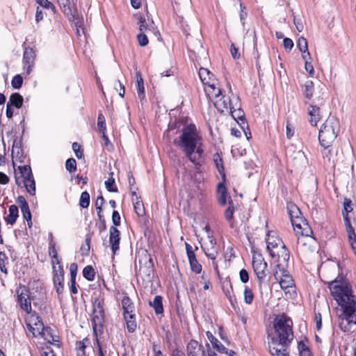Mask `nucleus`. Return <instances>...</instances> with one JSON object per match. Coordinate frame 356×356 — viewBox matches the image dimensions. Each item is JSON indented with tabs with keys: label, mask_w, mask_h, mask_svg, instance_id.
I'll list each match as a JSON object with an SVG mask.
<instances>
[{
	"label": "nucleus",
	"mask_w": 356,
	"mask_h": 356,
	"mask_svg": "<svg viewBox=\"0 0 356 356\" xmlns=\"http://www.w3.org/2000/svg\"><path fill=\"white\" fill-rule=\"evenodd\" d=\"M332 296L342 309L339 316V327L343 332H349L356 325V301L348 283L342 277L326 281Z\"/></svg>",
	"instance_id": "nucleus-1"
},
{
	"label": "nucleus",
	"mask_w": 356,
	"mask_h": 356,
	"mask_svg": "<svg viewBox=\"0 0 356 356\" xmlns=\"http://www.w3.org/2000/svg\"><path fill=\"white\" fill-rule=\"evenodd\" d=\"M293 323L286 315L274 320V332L268 334V348L272 356H289L288 347L293 339Z\"/></svg>",
	"instance_id": "nucleus-2"
},
{
	"label": "nucleus",
	"mask_w": 356,
	"mask_h": 356,
	"mask_svg": "<svg viewBox=\"0 0 356 356\" xmlns=\"http://www.w3.org/2000/svg\"><path fill=\"white\" fill-rule=\"evenodd\" d=\"M175 143L184 153L188 159L197 165L204 162L203 139L193 124L185 126Z\"/></svg>",
	"instance_id": "nucleus-3"
},
{
	"label": "nucleus",
	"mask_w": 356,
	"mask_h": 356,
	"mask_svg": "<svg viewBox=\"0 0 356 356\" xmlns=\"http://www.w3.org/2000/svg\"><path fill=\"white\" fill-rule=\"evenodd\" d=\"M339 131V122L333 116L325 121L319 130L318 140L323 147H330Z\"/></svg>",
	"instance_id": "nucleus-4"
},
{
	"label": "nucleus",
	"mask_w": 356,
	"mask_h": 356,
	"mask_svg": "<svg viewBox=\"0 0 356 356\" xmlns=\"http://www.w3.org/2000/svg\"><path fill=\"white\" fill-rule=\"evenodd\" d=\"M273 275L275 280L279 282L282 289L293 286V280L286 270L284 264H277L274 268Z\"/></svg>",
	"instance_id": "nucleus-5"
},
{
	"label": "nucleus",
	"mask_w": 356,
	"mask_h": 356,
	"mask_svg": "<svg viewBox=\"0 0 356 356\" xmlns=\"http://www.w3.org/2000/svg\"><path fill=\"white\" fill-rule=\"evenodd\" d=\"M27 326L33 333V337L42 336L44 340L50 341V339L46 337L44 332V330L48 332V329H45L43 322L38 314H33L30 316Z\"/></svg>",
	"instance_id": "nucleus-6"
},
{
	"label": "nucleus",
	"mask_w": 356,
	"mask_h": 356,
	"mask_svg": "<svg viewBox=\"0 0 356 356\" xmlns=\"http://www.w3.org/2000/svg\"><path fill=\"white\" fill-rule=\"evenodd\" d=\"M252 265L259 283L261 284L266 277V270L267 263L261 254H254L252 256Z\"/></svg>",
	"instance_id": "nucleus-7"
},
{
	"label": "nucleus",
	"mask_w": 356,
	"mask_h": 356,
	"mask_svg": "<svg viewBox=\"0 0 356 356\" xmlns=\"http://www.w3.org/2000/svg\"><path fill=\"white\" fill-rule=\"evenodd\" d=\"M17 302L21 308L26 313L31 312V298L29 289L23 286L17 289Z\"/></svg>",
	"instance_id": "nucleus-8"
},
{
	"label": "nucleus",
	"mask_w": 356,
	"mask_h": 356,
	"mask_svg": "<svg viewBox=\"0 0 356 356\" xmlns=\"http://www.w3.org/2000/svg\"><path fill=\"white\" fill-rule=\"evenodd\" d=\"M266 242L267 250L272 257H275V250L284 244L282 239L274 232H268L266 234Z\"/></svg>",
	"instance_id": "nucleus-9"
},
{
	"label": "nucleus",
	"mask_w": 356,
	"mask_h": 356,
	"mask_svg": "<svg viewBox=\"0 0 356 356\" xmlns=\"http://www.w3.org/2000/svg\"><path fill=\"white\" fill-rule=\"evenodd\" d=\"M234 99L232 100L230 97L222 95L213 102L215 107L222 113H227L234 108Z\"/></svg>",
	"instance_id": "nucleus-10"
},
{
	"label": "nucleus",
	"mask_w": 356,
	"mask_h": 356,
	"mask_svg": "<svg viewBox=\"0 0 356 356\" xmlns=\"http://www.w3.org/2000/svg\"><path fill=\"white\" fill-rule=\"evenodd\" d=\"M18 172H15V182L17 186H22V183L26 181L27 179L32 178L33 175L31 171V168L29 165H24L19 166L17 169Z\"/></svg>",
	"instance_id": "nucleus-11"
},
{
	"label": "nucleus",
	"mask_w": 356,
	"mask_h": 356,
	"mask_svg": "<svg viewBox=\"0 0 356 356\" xmlns=\"http://www.w3.org/2000/svg\"><path fill=\"white\" fill-rule=\"evenodd\" d=\"M138 19L140 24V33L156 36L157 33H159V31L152 19L146 20L143 17H140Z\"/></svg>",
	"instance_id": "nucleus-12"
},
{
	"label": "nucleus",
	"mask_w": 356,
	"mask_h": 356,
	"mask_svg": "<svg viewBox=\"0 0 356 356\" xmlns=\"http://www.w3.org/2000/svg\"><path fill=\"white\" fill-rule=\"evenodd\" d=\"M291 223L294 230L298 233L300 232L302 236H305L309 237L310 234H312V231L311 228L309 227L308 223L302 217L293 220V221H291Z\"/></svg>",
	"instance_id": "nucleus-13"
},
{
	"label": "nucleus",
	"mask_w": 356,
	"mask_h": 356,
	"mask_svg": "<svg viewBox=\"0 0 356 356\" xmlns=\"http://www.w3.org/2000/svg\"><path fill=\"white\" fill-rule=\"evenodd\" d=\"M72 0H58V3L63 13L70 21H74L76 17V10L71 4Z\"/></svg>",
	"instance_id": "nucleus-14"
},
{
	"label": "nucleus",
	"mask_w": 356,
	"mask_h": 356,
	"mask_svg": "<svg viewBox=\"0 0 356 356\" xmlns=\"http://www.w3.org/2000/svg\"><path fill=\"white\" fill-rule=\"evenodd\" d=\"M35 54L33 49L27 47L25 49L23 55L24 69L26 74H29L34 65Z\"/></svg>",
	"instance_id": "nucleus-15"
},
{
	"label": "nucleus",
	"mask_w": 356,
	"mask_h": 356,
	"mask_svg": "<svg viewBox=\"0 0 356 356\" xmlns=\"http://www.w3.org/2000/svg\"><path fill=\"white\" fill-rule=\"evenodd\" d=\"M109 242L111 250L115 254L119 250L120 242V232L115 226H111L109 229Z\"/></svg>",
	"instance_id": "nucleus-16"
},
{
	"label": "nucleus",
	"mask_w": 356,
	"mask_h": 356,
	"mask_svg": "<svg viewBox=\"0 0 356 356\" xmlns=\"http://www.w3.org/2000/svg\"><path fill=\"white\" fill-rule=\"evenodd\" d=\"M54 284L56 288V292L60 294L63 292V281H64V272L62 266H58V269L54 267Z\"/></svg>",
	"instance_id": "nucleus-17"
},
{
	"label": "nucleus",
	"mask_w": 356,
	"mask_h": 356,
	"mask_svg": "<svg viewBox=\"0 0 356 356\" xmlns=\"http://www.w3.org/2000/svg\"><path fill=\"white\" fill-rule=\"evenodd\" d=\"M209 241L208 243H205V246L204 248V252L207 257L209 259L214 260L216 259L218 254V246L216 245V241L215 239L209 237Z\"/></svg>",
	"instance_id": "nucleus-18"
},
{
	"label": "nucleus",
	"mask_w": 356,
	"mask_h": 356,
	"mask_svg": "<svg viewBox=\"0 0 356 356\" xmlns=\"http://www.w3.org/2000/svg\"><path fill=\"white\" fill-rule=\"evenodd\" d=\"M204 90L209 99L213 102L215 99H218L222 95L220 88L216 87L214 83H208L205 86Z\"/></svg>",
	"instance_id": "nucleus-19"
},
{
	"label": "nucleus",
	"mask_w": 356,
	"mask_h": 356,
	"mask_svg": "<svg viewBox=\"0 0 356 356\" xmlns=\"http://www.w3.org/2000/svg\"><path fill=\"white\" fill-rule=\"evenodd\" d=\"M104 321V310H93L92 318V325L94 332L98 328H102Z\"/></svg>",
	"instance_id": "nucleus-20"
},
{
	"label": "nucleus",
	"mask_w": 356,
	"mask_h": 356,
	"mask_svg": "<svg viewBox=\"0 0 356 356\" xmlns=\"http://www.w3.org/2000/svg\"><path fill=\"white\" fill-rule=\"evenodd\" d=\"M234 108L232 109L230 111H229V113H231L232 116L235 120H240L241 121L242 124H245V118H244V113L243 111L240 108H237L238 106H239V99L238 97H234Z\"/></svg>",
	"instance_id": "nucleus-21"
},
{
	"label": "nucleus",
	"mask_w": 356,
	"mask_h": 356,
	"mask_svg": "<svg viewBox=\"0 0 356 356\" xmlns=\"http://www.w3.org/2000/svg\"><path fill=\"white\" fill-rule=\"evenodd\" d=\"M308 113L310 116L309 122L312 126H316L320 120V108L318 106L309 105Z\"/></svg>",
	"instance_id": "nucleus-22"
},
{
	"label": "nucleus",
	"mask_w": 356,
	"mask_h": 356,
	"mask_svg": "<svg viewBox=\"0 0 356 356\" xmlns=\"http://www.w3.org/2000/svg\"><path fill=\"white\" fill-rule=\"evenodd\" d=\"M275 257H278L279 264H282V261L286 264H287L290 258V253L284 244H282L280 249L275 250Z\"/></svg>",
	"instance_id": "nucleus-23"
},
{
	"label": "nucleus",
	"mask_w": 356,
	"mask_h": 356,
	"mask_svg": "<svg viewBox=\"0 0 356 356\" xmlns=\"http://www.w3.org/2000/svg\"><path fill=\"white\" fill-rule=\"evenodd\" d=\"M124 319L126 322L127 328L129 332L133 333L137 327L136 321L135 313L123 314Z\"/></svg>",
	"instance_id": "nucleus-24"
},
{
	"label": "nucleus",
	"mask_w": 356,
	"mask_h": 356,
	"mask_svg": "<svg viewBox=\"0 0 356 356\" xmlns=\"http://www.w3.org/2000/svg\"><path fill=\"white\" fill-rule=\"evenodd\" d=\"M206 335L212 346L216 348L218 351L222 353L227 352V348L224 346L213 334L211 332H206Z\"/></svg>",
	"instance_id": "nucleus-25"
},
{
	"label": "nucleus",
	"mask_w": 356,
	"mask_h": 356,
	"mask_svg": "<svg viewBox=\"0 0 356 356\" xmlns=\"http://www.w3.org/2000/svg\"><path fill=\"white\" fill-rule=\"evenodd\" d=\"M136 77L137 82L138 97L140 100H143L145 99V95L143 79L142 77L140 72H136Z\"/></svg>",
	"instance_id": "nucleus-26"
},
{
	"label": "nucleus",
	"mask_w": 356,
	"mask_h": 356,
	"mask_svg": "<svg viewBox=\"0 0 356 356\" xmlns=\"http://www.w3.org/2000/svg\"><path fill=\"white\" fill-rule=\"evenodd\" d=\"M287 210L291 218V221H293V220L298 218L302 217L300 209L292 202L287 204Z\"/></svg>",
	"instance_id": "nucleus-27"
},
{
	"label": "nucleus",
	"mask_w": 356,
	"mask_h": 356,
	"mask_svg": "<svg viewBox=\"0 0 356 356\" xmlns=\"http://www.w3.org/2000/svg\"><path fill=\"white\" fill-rule=\"evenodd\" d=\"M218 200L221 205H225L227 202V193L225 186L223 183H219L217 187Z\"/></svg>",
	"instance_id": "nucleus-28"
},
{
	"label": "nucleus",
	"mask_w": 356,
	"mask_h": 356,
	"mask_svg": "<svg viewBox=\"0 0 356 356\" xmlns=\"http://www.w3.org/2000/svg\"><path fill=\"white\" fill-rule=\"evenodd\" d=\"M23 101V97L19 93L15 92L10 95L9 101L7 104H8L12 107L15 106L17 108H19L22 106Z\"/></svg>",
	"instance_id": "nucleus-29"
},
{
	"label": "nucleus",
	"mask_w": 356,
	"mask_h": 356,
	"mask_svg": "<svg viewBox=\"0 0 356 356\" xmlns=\"http://www.w3.org/2000/svg\"><path fill=\"white\" fill-rule=\"evenodd\" d=\"M123 314L134 313L135 307L131 300L128 296H124L122 300Z\"/></svg>",
	"instance_id": "nucleus-30"
},
{
	"label": "nucleus",
	"mask_w": 356,
	"mask_h": 356,
	"mask_svg": "<svg viewBox=\"0 0 356 356\" xmlns=\"http://www.w3.org/2000/svg\"><path fill=\"white\" fill-rule=\"evenodd\" d=\"M9 214L6 218L8 224L13 225L18 217V208L16 205H11L8 209Z\"/></svg>",
	"instance_id": "nucleus-31"
},
{
	"label": "nucleus",
	"mask_w": 356,
	"mask_h": 356,
	"mask_svg": "<svg viewBox=\"0 0 356 356\" xmlns=\"http://www.w3.org/2000/svg\"><path fill=\"white\" fill-rule=\"evenodd\" d=\"M149 305L154 308L156 314H161L163 312L162 297L161 296H155L154 300L149 302Z\"/></svg>",
	"instance_id": "nucleus-32"
},
{
	"label": "nucleus",
	"mask_w": 356,
	"mask_h": 356,
	"mask_svg": "<svg viewBox=\"0 0 356 356\" xmlns=\"http://www.w3.org/2000/svg\"><path fill=\"white\" fill-rule=\"evenodd\" d=\"M132 195L136 196V199H133L134 209L138 216H142L145 213L143 204L140 198L137 196L136 191L132 192Z\"/></svg>",
	"instance_id": "nucleus-33"
},
{
	"label": "nucleus",
	"mask_w": 356,
	"mask_h": 356,
	"mask_svg": "<svg viewBox=\"0 0 356 356\" xmlns=\"http://www.w3.org/2000/svg\"><path fill=\"white\" fill-rule=\"evenodd\" d=\"M88 343L89 339L87 338L83 339L82 341H76V350L77 356H86L85 349Z\"/></svg>",
	"instance_id": "nucleus-34"
},
{
	"label": "nucleus",
	"mask_w": 356,
	"mask_h": 356,
	"mask_svg": "<svg viewBox=\"0 0 356 356\" xmlns=\"http://www.w3.org/2000/svg\"><path fill=\"white\" fill-rule=\"evenodd\" d=\"M22 186L25 187L26 191L31 195L35 194V182L34 177L27 179L26 181L22 183Z\"/></svg>",
	"instance_id": "nucleus-35"
},
{
	"label": "nucleus",
	"mask_w": 356,
	"mask_h": 356,
	"mask_svg": "<svg viewBox=\"0 0 356 356\" xmlns=\"http://www.w3.org/2000/svg\"><path fill=\"white\" fill-rule=\"evenodd\" d=\"M200 350V346L196 341H191L187 346L188 356H197Z\"/></svg>",
	"instance_id": "nucleus-36"
},
{
	"label": "nucleus",
	"mask_w": 356,
	"mask_h": 356,
	"mask_svg": "<svg viewBox=\"0 0 356 356\" xmlns=\"http://www.w3.org/2000/svg\"><path fill=\"white\" fill-rule=\"evenodd\" d=\"M199 76L204 85L206 86L211 82L210 72L207 69L201 67L199 70Z\"/></svg>",
	"instance_id": "nucleus-37"
},
{
	"label": "nucleus",
	"mask_w": 356,
	"mask_h": 356,
	"mask_svg": "<svg viewBox=\"0 0 356 356\" xmlns=\"http://www.w3.org/2000/svg\"><path fill=\"white\" fill-rule=\"evenodd\" d=\"M83 275L86 280L92 281L95 275L94 268L91 266H86L83 270Z\"/></svg>",
	"instance_id": "nucleus-38"
},
{
	"label": "nucleus",
	"mask_w": 356,
	"mask_h": 356,
	"mask_svg": "<svg viewBox=\"0 0 356 356\" xmlns=\"http://www.w3.org/2000/svg\"><path fill=\"white\" fill-rule=\"evenodd\" d=\"M304 94L305 97L310 99L313 95L314 83L312 81H307L304 85Z\"/></svg>",
	"instance_id": "nucleus-39"
},
{
	"label": "nucleus",
	"mask_w": 356,
	"mask_h": 356,
	"mask_svg": "<svg viewBox=\"0 0 356 356\" xmlns=\"http://www.w3.org/2000/svg\"><path fill=\"white\" fill-rule=\"evenodd\" d=\"M213 161L219 173L221 175L222 174L225 177L222 159L218 153L213 154Z\"/></svg>",
	"instance_id": "nucleus-40"
},
{
	"label": "nucleus",
	"mask_w": 356,
	"mask_h": 356,
	"mask_svg": "<svg viewBox=\"0 0 356 356\" xmlns=\"http://www.w3.org/2000/svg\"><path fill=\"white\" fill-rule=\"evenodd\" d=\"M254 299V293L250 288L245 286L244 289V301L248 305H251Z\"/></svg>",
	"instance_id": "nucleus-41"
},
{
	"label": "nucleus",
	"mask_w": 356,
	"mask_h": 356,
	"mask_svg": "<svg viewBox=\"0 0 356 356\" xmlns=\"http://www.w3.org/2000/svg\"><path fill=\"white\" fill-rule=\"evenodd\" d=\"M113 173L111 172V175L113 176ZM104 184H105L106 189L109 192H114V193L118 192V188H117L116 185L115 184V179L112 177H111L108 180H106L105 181Z\"/></svg>",
	"instance_id": "nucleus-42"
},
{
	"label": "nucleus",
	"mask_w": 356,
	"mask_h": 356,
	"mask_svg": "<svg viewBox=\"0 0 356 356\" xmlns=\"http://www.w3.org/2000/svg\"><path fill=\"white\" fill-rule=\"evenodd\" d=\"M79 204L83 208H87L90 204V195L87 191L81 193Z\"/></svg>",
	"instance_id": "nucleus-43"
},
{
	"label": "nucleus",
	"mask_w": 356,
	"mask_h": 356,
	"mask_svg": "<svg viewBox=\"0 0 356 356\" xmlns=\"http://www.w3.org/2000/svg\"><path fill=\"white\" fill-rule=\"evenodd\" d=\"M23 83V78L20 74H17L13 76L11 81L12 87L14 89H19Z\"/></svg>",
	"instance_id": "nucleus-44"
},
{
	"label": "nucleus",
	"mask_w": 356,
	"mask_h": 356,
	"mask_svg": "<svg viewBox=\"0 0 356 356\" xmlns=\"http://www.w3.org/2000/svg\"><path fill=\"white\" fill-rule=\"evenodd\" d=\"M229 207L225 212V216L227 220H231L233 218L234 207V204H233V202H232L231 197H229Z\"/></svg>",
	"instance_id": "nucleus-45"
},
{
	"label": "nucleus",
	"mask_w": 356,
	"mask_h": 356,
	"mask_svg": "<svg viewBox=\"0 0 356 356\" xmlns=\"http://www.w3.org/2000/svg\"><path fill=\"white\" fill-rule=\"evenodd\" d=\"M297 47L302 53L305 54L308 50L307 40L303 37L299 38L297 42Z\"/></svg>",
	"instance_id": "nucleus-46"
},
{
	"label": "nucleus",
	"mask_w": 356,
	"mask_h": 356,
	"mask_svg": "<svg viewBox=\"0 0 356 356\" xmlns=\"http://www.w3.org/2000/svg\"><path fill=\"white\" fill-rule=\"evenodd\" d=\"M66 170L70 172L76 171V161L74 159H68L65 162Z\"/></svg>",
	"instance_id": "nucleus-47"
},
{
	"label": "nucleus",
	"mask_w": 356,
	"mask_h": 356,
	"mask_svg": "<svg viewBox=\"0 0 356 356\" xmlns=\"http://www.w3.org/2000/svg\"><path fill=\"white\" fill-rule=\"evenodd\" d=\"M49 254L52 257V259H56V264H59L60 261L58 258L57 251L56 250L55 243L52 241H50L49 247Z\"/></svg>",
	"instance_id": "nucleus-48"
},
{
	"label": "nucleus",
	"mask_w": 356,
	"mask_h": 356,
	"mask_svg": "<svg viewBox=\"0 0 356 356\" xmlns=\"http://www.w3.org/2000/svg\"><path fill=\"white\" fill-rule=\"evenodd\" d=\"M151 35L147 34V33H140L137 35V40L138 42V44L142 46L145 47L148 44V36H150Z\"/></svg>",
	"instance_id": "nucleus-49"
},
{
	"label": "nucleus",
	"mask_w": 356,
	"mask_h": 356,
	"mask_svg": "<svg viewBox=\"0 0 356 356\" xmlns=\"http://www.w3.org/2000/svg\"><path fill=\"white\" fill-rule=\"evenodd\" d=\"M37 3L44 8H50L54 13H56V7L48 0H36Z\"/></svg>",
	"instance_id": "nucleus-50"
},
{
	"label": "nucleus",
	"mask_w": 356,
	"mask_h": 356,
	"mask_svg": "<svg viewBox=\"0 0 356 356\" xmlns=\"http://www.w3.org/2000/svg\"><path fill=\"white\" fill-rule=\"evenodd\" d=\"M343 217L344 223H345L347 233H351L352 234H353L354 229H353V226L351 225L350 220L348 216V213H346H346H343Z\"/></svg>",
	"instance_id": "nucleus-51"
},
{
	"label": "nucleus",
	"mask_w": 356,
	"mask_h": 356,
	"mask_svg": "<svg viewBox=\"0 0 356 356\" xmlns=\"http://www.w3.org/2000/svg\"><path fill=\"white\" fill-rule=\"evenodd\" d=\"M90 243H91V237H90V236L87 235L86 238V244L84 245H82L81 248V250L83 254H88L90 248Z\"/></svg>",
	"instance_id": "nucleus-52"
},
{
	"label": "nucleus",
	"mask_w": 356,
	"mask_h": 356,
	"mask_svg": "<svg viewBox=\"0 0 356 356\" xmlns=\"http://www.w3.org/2000/svg\"><path fill=\"white\" fill-rule=\"evenodd\" d=\"M97 126L99 132L104 133L106 130L105 119L102 114H99L97 119Z\"/></svg>",
	"instance_id": "nucleus-53"
},
{
	"label": "nucleus",
	"mask_w": 356,
	"mask_h": 356,
	"mask_svg": "<svg viewBox=\"0 0 356 356\" xmlns=\"http://www.w3.org/2000/svg\"><path fill=\"white\" fill-rule=\"evenodd\" d=\"M347 234L351 248L353 250L354 253L356 254V236L355 232L353 231V234H352L351 233Z\"/></svg>",
	"instance_id": "nucleus-54"
},
{
	"label": "nucleus",
	"mask_w": 356,
	"mask_h": 356,
	"mask_svg": "<svg viewBox=\"0 0 356 356\" xmlns=\"http://www.w3.org/2000/svg\"><path fill=\"white\" fill-rule=\"evenodd\" d=\"M191 270L195 273H200L202 271V266L199 264L197 260H194L189 262Z\"/></svg>",
	"instance_id": "nucleus-55"
},
{
	"label": "nucleus",
	"mask_w": 356,
	"mask_h": 356,
	"mask_svg": "<svg viewBox=\"0 0 356 356\" xmlns=\"http://www.w3.org/2000/svg\"><path fill=\"white\" fill-rule=\"evenodd\" d=\"M20 147H13L12 150L13 158H15L19 160L20 162H22L23 154L20 153Z\"/></svg>",
	"instance_id": "nucleus-56"
},
{
	"label": "nucleus",
	"mask_w": 356,
	"mask_h": 356,
	"mask_svg": "<svg viewBox=\"0 0 356 356\" xmlns=\"http://www.w3.org/2000/svg\"><path fill=\"white\" fill-rule=\"evenodd\" d=\"M298 348L300 350V356H310L309 349L302 342L298 343Z\"/></svg>",
	"instance_id": "nucleus-57"
},
{
	"label": "nucleus",
	"mask_w": 356,
	"mask_h": 356,
	"mask_svg": "<svg viewBox=\"0 0 356 356\" xmlns=\"http://www.w3.org/2000/svg\"><path fill=\"white\" fill-rule=\"evenodd\" d=\"M70 271L71 277L70 281H72L74 282L76 280V276L77 273V265L75 263L70 264Z\"/></svg>",
	"instance_id": "nucleus-58"
},
{
	"label": "nucleus",
	"mask_w": 356,
	"mask_h": 356,
	"mask_svg": "<svg viewBox=\"0 0 356 356\" xmlns=\"http://www.w3.org/2000/svg\"><path fill=\"white\" fill-rule=\"evenodd\" d=\"M72 149L78 159H81L83 156V152L81 151V146L77 143L72 144Z\"/></svg>",
	"instance_id": "nucleus-59"
},
{
	"label": "nucleus",
	"mask_w": 356,
	"mask_h": 356,
	"mask_svg": "<svg viewBox=\"0 0 356 356\" xmlns=\"http://www.w3.org/2000/svg\"><path fill=\"white\" fill-rule=\"evenodd\" d=\"M21 211L24 218L26 219L27 222H31V213L29 209V207L27 206L26 207L22 208Z\"/></svg>",
	"instance_id": "nucleus-60"
},
{
	"label": "nucleus",
	"mask_w": 356,
	"mask_h": 356,
	"mask_svg": "<svg viewBox=\"0 0 356 356\" xmlns=\"http://www.w3.org/2000/svg\"><path fill=\"white\" fill-rule=\"evenodd\" d=\"M240 280L243 283H247L249 280V275L245 269H241L239 273Z\"/></svg>",
	"instance_id": "nucleus-61"
},
{
	"label": "nucleus",
	"mask_w": 356,
	"mask_h": 356,
	"mask_svg": "<svg viewBox=\"0 0 356 356\" xmlns=\"http://www.w3.org/2000/svg\"><path fill=\"white\" fill-rule=\"evenodd\" d=\"M293 23H294V24L296 26V29L299 32H301L303 30L304 26H303L302 20H301V19L300 17H298L295 16L293 17Z\"/></svg>",
	"instance_id": "nucleus-62"
},
{
	"label": "nucleus",
	"mask_w": 356,
	"mask_h": 356,
	"mask_svg": "<svg viewBox=\"0 0 356 356\" xmlns=\"http://www.w3.org/2000/svg\"><path fill=\"white\" fill-rule=\"evenodd\" d=\"M112 221L115 227L120 225V216L117 211H114L112 214Z\"/></svg>",
	"instance_id": "nucleus-63"
},
{
	"label": "nucleus",
	"mask_w": 356,
	"mask_h": 356,
	"mask_svg": "<svg viewBox=\"0 0 356 356\" xmlns=\"http://www.w3.org/2000/svg\"><path fill=\"white\" fill-rule=\"evenodd\" d=\"M283 45L286 49L291 51L293 47V42L289 38H284L283 40Z\"/></svg>",
	"instance_id": "nucleus-64"
}]
</instances>
